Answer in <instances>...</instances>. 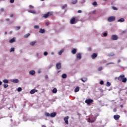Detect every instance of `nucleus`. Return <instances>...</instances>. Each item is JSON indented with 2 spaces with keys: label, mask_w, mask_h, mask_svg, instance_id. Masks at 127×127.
<instances>
[{
  "label": "nucleus",
  "mask_w": 127,
  "mask_h": 127,
  "mask_svg": "<svg viewBox=\"0 0 127 127\" xmlns=\"http://www.w3.org/2000/svg\"><path fill=\"white\" fill-rule=\"evenodd\" d=\"M76 52H77V50L76 49H73L71 51V53H72V54H76Z\"/></svg>",
  "instance_id": "obj_20"
},
{
  "label": "nucleus",
  "mask_w": 127,
  "mask_h": 127,
  "mask_svg": "<svg viewBox=\"0 0 127 127\" xmlns=\"http://www.w3.org/2000/svg\"><path fill=\"white\" fill-rule=\"evenodd\" d=\"M109 64H113V63H110L109 64H107V65H109Z\"/></svg>",
  "instance_id": "obj_56"
},
{
  "label": "nucleus",
  "mask_w": 127,
  "mask_h": 127,
  "mask_svg": "<svg viewBox=\"0 0 127 127\" xmlns=\"http://www.w3.org/2000/svg\"><path fill=\"white\" fill-rule=\"evenodd\" d=\"M112 9H114V10H118V8L115 6H112Z\"/></svg>",
  "instance_id": "obj_36"
},
{
  "label": "nucleus",
  "mask_w": 127,
  "mask_h": 127,
  "mask_svg": "<svg viewBox=\"0 0 127 127\" xmlns=\"http://www.w3.org/2000/svg\"><path fill=\"white\" fill-rule=\"evenodd\" d=\"M39 33H45V30L43 29H40L39 30Z\"/></svg>",
  "instance_id": "obj_21"
},
{
  "label": "nucleus",
  "mask_w": 127,
  "mask_h": 127,
  "mask_svg": "<svg viewBox=\"0 0 127 127\" xmlns=\"http://www.w3.org/2000/svg\"><path fill=\"white\" fill-rule=\"evenodd\" d=\"M46 25H47V26L49 25V22L46 23Z\"/></svg>",
  "instance_id": "obj_52"
},
{
  "label": "nucleus",
  "mask_w": 127,
  "mask_h": 127,
  "mask_svg": "<svg viewBox=\"0 0 127 127\" xmlns=\"http://www.w3.org/2000/svg\"><path fill=\"white\" fill-rule=\"evenodd\" d=\"M102 70H103V67H102V66L98 68V71H102Z\"/></svg>",
  "instance_id": "obj_41"
},
{
  "label": "nucleus",
  "mask_w": 127,
  "mask_h": 127,
  "mask_svg": "<svg viewBox=\"0 0 127 127\" xmlns=\"http://www.w3.org/2000/svg\"><path fill=\"white\" fill-rule=\"evenodd\" d=\"M28 12H30V13H36V11H35V10H29Z\"/></svg>",
  "instance_id": "obj_28"
},
{
  "label": "nucleus",
  "mask_w": 127,
  "mask_h": 127,
  "mask_svg": "<svg viewBox=\"0 0 127 127\" xmlns=\"http://www.w3.org/2000/svg\"><path fill=\"white\" fill-rule=\"evenodd\" d=\"M45 77L46 80H47V79H48V75H45Z\"/></svg>",
  "instance_id": "obj_48"
},
{
  "label": "nucleus",
  "mask_w": 127,
  "mask_h": 127,
  "mask_svg": "<svg viewBox=\"0 0 127 127\" xmlns=\"http://www.w3.org/2000/svg\"><path fill=\"white\" fill-rule=\"evenodd\" d=\"M45 117H50V114L46 112L45 113Z\"/></svg>",
  "instance_id": "obj_31"
},
{
  "label": "nucleus",
  "mask_w": 127,
  "mask_h": 127,
  "mask_svg": "<svg viewBox=\"0 0 127 127\" xmlns=\"http://www.w3.org/2000/svg\"><path fill=\"white\" fill-rule=\"evenodd\" d=\"M76 58H77V59H79V60H81L82 57L81 56V54L80 53L77 54Z\"/></svg>",
  "instance_id": "obj_11"
},
{
  "label": "nucleus",
  "mask_w": 127,
  "mask_h": 127,
  "mask_svg": "<svg viewBox=\"0 0 127 127\" xmlns=\"http://www.w3.org/2000/svg\"><path fill=\"white\" fill-rule=\"evenodd\" d=\"M29 8L30 9H33V8H34V6H32V5H29Z\"/></svg>",
  "instance_id": "obj_32"
},
{
  "label": "nucleus",
  "mask_w": 127,
  "mask_h": 127,
  "mask_svg": "<svg viewBox=\"0 0 127 127\" xmlns=\"http://www.w3.org/2000/svg\"><path fill=\"white\" fill-rule=\"evenodd\" d=\"M12 82H13V83H18L19 80L17 79H14L12 80Z\"/></svg>",
  "instance_id": "obj_17"
},
{
  "label": "nucleus",
  "mask_w": 127,
  "mask_h": 127,
  "mask_svg": "<svg viewBox=\"0 0 127 127\" xmlns=\"http://www.w3.org/2000/svg\"><path fill=\"white\" fill-rule=\"evenodd\" d=\"M13 17V14H11L10 15V17Z\"/></svg>",
  "instance_id": "obj_51"
},
{
  "label": "nucleus",
  "mask_w": 127,
  "mask_h": 127,
  "mask_svg": "<svg viewBox=\"0 0 127 127\" xmlns=\"http://www.w3.org/2000/svg\"><path fill=\"white\" fill-rule=\"evenodd\" d=\"M10 2L11 3H13L14 2V0H10Z\"/></svg>",
  "instance_id": "obj_44"
},
{
  "label": "nucleus",
  "mask_w": 127,
  "mask_h": 127,
  "mask_svg": "<svg viewBox=\"0 0 127 127\" xmlns=\"http://www.w3.org/2000/svg\"><path fill=\"white\" fill-rule=\"evenodd\" d=\"M7 33L6 32H5V34H6Z\"/></svg>",
  "instance_id": "obj_59"
},
{
  "label": "nucleus",
  "mask_w": 127,
  "mask_h": 127,
  "mask_svg": "<svg viewBox=\"0 0 127 127\" xmlns=\"http://www.w3.org/2000/svg\"><path fill=\"white\" fill-rule=\"evenodd\" d=\"M30 35V33H27L26 34H25L24 36V37L25 38H27V37H28V36H29Z\"/></svg>",
  "instance_id": "obj_29"
},
{
  "label": "nucleus",
  "mask_w": 127,
  "mask_h": 127,
  "mask_svg": "<svg viewBox=\"0 0 127 127\" xmlns=\"http://www.w3.org/2000/svg\"><path fill=\"white\" fill-rule=\"evenodd\" d=\"M120 62H121V60H119L118 61V63H120Z\"/></svg>",
  "instance_id": "obj_55"
},
{
  "label": "nucleus",
  "mask_w": 127,
  "mask_h": 127,
  "mask_svg": "<svg viewBox=\"0 0 127 127\" xmlns=\"http://www.w3.org/2000/svg\"><path fill=\"white\" fill-rule=\"evenodd\" d=\"M107 87H110L111 86V83L110 82H107L106 83Z\"/></svg>",
  "instance_id": "obj_33"
},
{
  "label": "nucleus",
  "mask_w": 127,
  "mask_h": 127,
  "mask_svg": "<svg viewBox=\"0 0 127 127\" xmlns=\"http://www.w3.org/2000/svg\"><path fill=\"white\" fill-rule=\"evenodd\" d=\"M94 102V100H92V99H86L85 101V103L86 104H87V105H92V103Z\"/></svg>",
  "instance_id": "obj_3"
},
{
  "label": "nucleus",
  "mask_w": 127,
  "mask_h": 127,
  "mask_svg": "<svg viewBox=\"0 0 127 127\" xmlns=\"http://www.w3.org/2000/svg\"><path fill=\"white\" fill-rule=\"evenodd\" d=\"M92 13H93V14H95V13H96V10L93 11Z\"/></svg>",
  "instance_id": "obj_50"
},
{
  "label": "nucleus",
  "mask_w": 127,
  "mask_h": 127,
  "mask_svg": "<svg viewBox=\"0 0 127 127\" xmlns=\"http://www.w3.org/2000/svg\"><path fill=\"white\" fill-rule=\"evenodd\" d=\"M97 57H98V54H97L93 53V54L91 55V58H92V59H96V58H97Z\"/></svg>",
  "instance_id": "obj_8"
},
{
  "label": "nucleus",
  "mask_w": 127,
  "mask_h": 127,
  "mask_svg": "<svg viewBox=\"0 0 127 127\" xmlns=\"http://www.w3.org/2000/svg\"><path fill=\"white\" fill-rule=\"evenodd\" d=\"M63 52H64V50H61V51L59 52V55H62V53H63Z\"/></svg>",
  "instance_id": "obj_30"
},
{
  "label": "nucleus",
  "mask_w": 127,
  "mask_h": 127,
  "mask_svg": "<svg viewBox=\"0 0 127 127\" xmlns=\"http://www.w3.org/2000/svg\"><path fill=\"white\" fill-rule=\"evenodd\" d=\"M54 12H48L46 14H43L42 17H44V18H47L49 16H51V15H53Z\"/></svg>",
  "instance_id": "obj_2"
},
{
  "label": "nucleus",
  "mask_w": 127,
  "mask_h": 127,
  "mask_svg": "<svg viewBox=\"0 0 127 127\" xmlns=\"http://www.w3.org/2000/svg\"><path fill=\"white\" fill-rule=\"evenodd\" d=\"M119 38L118 37V36L116 35H113L111 36V40H118V39Z\"/></svg>",
  "instance_id": "obj_7"
},
{
  "label": "nucleus",
  "mask_w": 127,
  "mask_h": 127,
  "mask_svg": "<svg viewBox=\"0 0 127 127\" xmlns=\"http://www.w3.org/2000/svg\"><path fill=\"white\" fill-rule=\"evenodd\" d=\"M56 67L57 69L60 70V69H61V64L58 63L56 64Z\"/></svg>",
  "instance_id": "obj_9"
},
{
  "label": "nucleus",
  "mask_w": 127,
  "mask_h": 127,
  "mask_svg": "<svg viewBox=\"0 0 127 127\" xmlns=\"http://www.w3.org/2000/svg\"><path fill=\"white\" fill-rule=\"evenodd\" d=\"M56 115H57V113H56V112H53L50 114V117L51 118H54L56 116Z\"/></svg>",
  "instance_id": "obj_10"
},
{
  "label": "nucleus",
  "mask_w": 127,
  "mask_h": 127,
  "mask_svg": "<svg viewBox=\"0 0 127 127\" xmlns=\"http://www.w3.org/2000/svg\"><path fill=\"white\" fill-rule=\"evenodd\" d=\"M2 84V82L1 81H0V86H1Z\"/></svg>",
  "instance_id": "obj_54"
},
{
  "label": "nucleus",
  "mask_w": 127,
  "mask_h": 127,
  "mask_svg": "<svg viewBox=\"0 0 127 127\" xmlns=\"http://www.w3.org/2000/svg\"><path fill=\"white\" fill-rule=\"evenodd\" d=\"M100 85H104V81L103 80L100 81Z\"/></svg>",
  "instance_id": "obj_43"
},
{
  "label": "nucleus",
  "mask_w": 127,
  "mask_h": 127,
  "mask_svg": "<svg viewBox=\"0 0 127 127\" xmlns=\"http://www.w3.org/2000/svg\"><path fill=\"white\" fill-rule=\"evenodd\" d=\"M93 5H97V2L94 1L92 3Z\"/></svg>",
  "instance_id": "obj_42"
},
{
  "label": "nucleus",
  "mask_w": 127,
  "mask_h": 127,
  "mask_svg": "<svg viewBox=\"0 0 127 127\" xmlns=\"http://www.w3.org/2000/svg\"><path fill=\"white\" fill-rule=\"evenodd\" d=\"M2 81L5 84H8V80H7V79H4V80H3Z\"/></svg>",
  "instance_id": "obj_27"
},
{
  "label": "nucleus",
  "mask_w": 127,
  "mask_h": 127,
  "mask_svg": "<svg viewBox=\"0 0 127 127\" xmlns=\"http://www.w3.org/2000/svg\"><path fill=\"white\" fill-rule=\"evenodd\" d=\"M103 35H104V36L106 37V36H107V35H108V33H104Z\"/></svg>",
  "instance_id": "obj_45"
},
{
  "label": "nucleus",
  "mask_w": 127,
  "mask_h": 127,
  "mask_svg": "<svg viewBox=\"0 0 127 127\" xmlns=\"http://www.w3.org/2000/svg\"><path fill=\"white\" fill-rule=\"evenodd\" d=\"M52 54H53V53H52Z\"/></svg>",
  "instance_id": "obj_62"
},
{
  "label": "nucleus",
  "mask_w": 127,
  "mask_h": 127,
  "mask_svg": "<svg viewBox=\"0 0 127 127\" xmlns=\"http://www.w3.org/2000/svg\"><path fill=\"white\" fill-rule=\"evenodd\" d=\"M121 108H123V105H121Z\"/></svg>",
  "instance_id": "obj_60"
},
{
  "label": "nucleus",
  "mask_w": 127,
  "mask_h": 127,
  "mask_svg": "<svg viewBox=\"0 0 127 127\" xmlns=\"http://www.w3.org/2000/svg\"><path fill=\"white\" fill-rule=\"evenodd\" d=\"M15 28L16 30H19V29H20V26H17Z\"/></svg>",
  "instance_id": "obj_40"
},
{
  "label": "nucleus",
  "mask_w": 127,
  "mask_h": 127,
  "mask_svg": "<svg viewBox=\"0 0 127 127\" xmlns=\"http://www.w3.org/2000/svg\"><path fill=\"white\" fill-rule=\"evenodd\" d=\"M60 72H61V70L59 71L58 73H60Z\"/></svg>",
  "instance_id": "obj_58"
},
{
  "label": "nucleus",
  "mask_w": 127,
  "mask_h": 127,
  "mask_svg": "<svg viewBox=\"0 0 127 127\" xmlns=\"http://www.w3.org/2000/svg\"><path fill=\"white\" fill-rule=\"evenodd\" d=\"M14 51V48H11L10 50V52H13Z\"/></svg>",
  "instance_id": "obj_35"
},
{
  "label": "nucleus",
  "mask_w": 127,
  "mask_h": 127,
  "mask_svg": "<svg viewBox=\"0 0 127 127\" xmlns=\"http://www.w3.org/2000/svg\"><path fill=\"white\" fill-rule=\"evenodd\" d=\"M114 118L115 120H118L119 119H120V115H116L114 116Z\"/></svg>",
  "instance_id": "obj_14"
},
{
  "label": "nucleus",
  "mask_w": 127,
  "mask_h": 127,
  "mask_svg": "<svg viewBox=\"0 0 127 127\" xmlns=\"http://www.w3.org/2000/svg\"><path fill=\"white\" fill-rule=\"evenodd\" d=\"M4 11V9H3V8H1L0 9V11L3 12V11Z\"/></svg>",
  "instance_id": "obj_49"
},
{
  "label": "nucleus",
  "mask_w": 127,
  "mask_h": 127,
  "mask_svg": "<svg viewBox=\"0 0 127 127\" xmlns=\"http://www.w3.org/2000/svg\"><path fill=\"white\" fill-rule=\"evenodd\" d=\"M81 80L82 82L85 83V82H87V81H88V78H87V77H84L83 78H81Z\"/></svg>",
  "instance_id": "obj_12"
},
{
  "label": "nucleus",
  "mask_w": 127,
  "mask_h": 127,
  "mask_svg": "<svg viewBox=\"0 0 127 127\" xmlns=\"http://www.w3.org/2000/svg\"><path fill=\"white\" fill-rule=\"evenodd\" d=\"M62 78H63V79H66V78H67V74L65 73H63L62 75Z\"/></svg>",
  "instance_id": "obj_16"
},
{
  "label": "nucleus",
  "mask_w": 127,
  "mask_h": 127,
  "mask_svg": "<svg viewBox=\"0 0 127 127\" xmlns=\"http://www.w3.org/2000/svg\"><path fill=\"white\" fill-rule=\"evenodd\" d=\"M42 1H43V0H41Z\"/></svg>",
  "instance_id": "obj_61"
},
{
  "label": "nucleus",
  "mask_w": 127,
  "mask_h": 127,
  "mask_svg": "<svg viewBox=\"0 0 127 127\" xmlns=\"http://www.w3.org/2000/svg\"><path fill=\"white\" fill-rule=\"evenodd\" d=\"M22 90V88H21V87H19L17 89L18 92H21Z\"/></svg>",
  "instance_id": "obj_34"
},
{
  "label": "nucleus",
  "mask_w": 127,
  "mask_h": 127,
  "mask_svg": "<svg viewBox=\"0 0 127 127\" xmlns=\"http://www.w3.org/2000/svg\"><path fill=\"white\" fill-rule=\"evenodd\" d=\"M78 13H82V10H79L78 11H77Z\"/></svg>",
  "instance_id": "obj_47"
},
{
  "label": "nucleus",
  "mask_w": 127,
  "mask_h": 127,
  "mask_svg": "<svg viewBox=\"0 0 127 127\" xmlns=\"http://www.w3.org/2000/svg\"><path fill=\"white\" fill-rule=\"evenodd\" d=\"M64 121L65 122V124H66V125H69V122L68 121V120H69V116H66V117H64Z\"/></svg>",
  "instance_id": "obj_5"
},
{
  "label": "nucleus",
  "mask_w": 127,
  "mask_h": 127,
  "mask_svg": "<svg viewBox=\"0 0 127 127\" xmlns=\"http://www.w3.org/2000/svg\"><path fill=\"white\" fill-rule=\"evenodd\" d=\"M71 3H72V4H76V3H77V0H72Z\"/></svg>",
  "instance_id": "obj_25"
},
{
  "label": "nucleus",
  "mask_w": 127,
  "mask_h": 127,
  "mask_svg": "<svg viewBox=\"0 0 127 127\" xmlns=\"http://www.w3.org/2000/svg\"><path fill=\"white\" fill-rule=\"evenodd\" d=\"M3 87H4V88H7V87H8V84H4V85H3Z\"/></svg>",
  "instance_id": "obj_39"
},
{
  "label": "nucleus",
  "mask_w": 127,
  "mask_h": 127,
  "mask_svg": "<svg viewBox=\"0 0 127 127\" xmlns=\"http://www.w3.org/2000/svg\"><path fill=\"white\" fill-rule=\"evenodd\" d=\"M15 42V38H13L9 40V42L10 43H13V42Z\"/></svg>",
  "instance_id": "obj_13"
},
{
  "label": "nucleus",
  "mask_w": 127,
  "mask_h": 127,
  "mask_svg": "<svg viewBox=\"0 0 127 127\" xmlns=\"http://www.w3.org/2000/svg\"><path fill=\"white\" fill-rule=\"evenodd\" d=\"M118 22H124L125 21V19L124 18H121L118 20Z\"/></svg>",
  "instance_id": "obj_19"
},
{
  "label": "nucleus",
  "mask_w": 127,
  "mask_h": 127,
  "mask_svg": "<svg viewBox=\"0 0 127 127\" xmlns=\"http://www.w3.org/2000/svg\"><path fill=\"white\" fill-rule=\"evenodd\" d=\"M34 28H35V29H38V28H39V26H38V25H35V26H34Z\"/></svg>",
  "instance_id": "obj_37"
},
{
  "label": "nucleus",
  "mask_w": 127,
  "mask_h": 127,
  "mask_svg": "<svg viewBox=\"0 0 127 127\" xmlns=\"http://www.w3.org/2000/svg\"><path fill=\"white\" fill-rule=\"evenodd\" d=\"M52 92L54 94H56L57 93V89L56 88H54Z\"/></svg>",
  "instance_id": "obj_23"
},
{
  "label": "nucleus",
  "mask_w": 127,
  "mask_h": 127,
  "mask_svg": "<svg viewBox=\"0 0 127 127\" xmlns=\"http://www.w3.org/2000/svg\"><path fill=\"white\" fill-rule=\"evenodd\" d=\"M75 21H76V19L75 17H72L70 20V23H71V24H74Z\"/></svg>",
  "instance_id": "obj_6"
},
{
  "label": "nucleus",
  "mask_w": 127,
  "mask_h": 127,
  "mask_svg": "<svg viewBox=\"0 0 127 127\" xmlns=\"http://www.w3.org/2000/svg\"><path fill=\"white\" fill-rule=\"evenodd\" d=\"M35 74V71L34 70H31L29 71V74L33 76V75H34Z\"/></svg>",
  "instance_id": "obj_15"
},
{
  "label": "nucleus",
  "mask_w": 127,
  "mask_h": 127,
  "mask_svg": "<svg viewBox=\"0 0 127 127\" xmlns=\"http://www.w3.org/2000/svg\"><path fill=\"white\" fill-rule=\"evenodd\" d=\"M80 90V88L79 87H76L75 89H74V92L75 93H77V92H79Z\"/></svg>",
  "instance_id": "obj_24"
},
{
  "label": "nucleus",
  "mask_w": 127,
  "mask_h": 127,
  "mask_svg": "<svg viewBox=\"0 0 127 127\" xmlns=\"http://www.w3.org/2000/svg\"><path fill=\"white\" fill-rule=\"evenodd\" d=\"M35 92H36V89H32L30 91V94H34V93H35Z\"/></svg>",
  "instance_id": "obj_26"
},
{
  "label": "nucleus",
  "mask_w": 127,
  "mask_h": 127,
  "mask_svg": "<svg viewBox=\"0 0 127 127\" xmlns=\"http://www.w3.org/2000/svg\"><path fill=\"white\" fill-rule=\"evenodd\" d=\"M118 79L120 82L122 81L123 83H127V79L125 77V75L124 74L120 75Z\"/></svg>",
  "instance_id": "obj_1"
},
{
  "label": "nucleus",
  "mask_w": 127,
  "mask_h": 127,
  "mask_svg": "<svg viewBox=\"0 0 127 127\" xmlns=\"http://www.w3.org/2000/svg\"><path fill=\"white\" fill-rule=\"evenodd\" d=\"M44 55L45 56H47V55H48V53L47 52H45L44 53Z\"/></svg>",
  "instance_id": "obj_38"
},
{
  "label": "nucleus",
  "mask_w": 127,
  "mask_h": 127,
  "mask_svg": "<svg viewBox=\"0 0 127 127\" xmlns=\"http://www.w3.org/2000/svg\"><path fill=\"white\" fill-rule=\"evenodd\" d=\"M67 6V4H65L63 6V8L64 9L65 8V7H66Z\"/></svg>",
  "instance_id": "obj_46"
},
{
  "label": "nucleus",
  "mask_w": 127,
  "mask_h": 127,
  "mask_svg": "<svg viewBox=\"0 0 127 127\" xmlns=\"http://www.w3.org/2000/svg\"><path fill=\"white\" fill-rule=\"evenodd\" d=\"M115 20H116V17L114 16L109 17L108 18L109 22H112V21H115Z\"/></svg>",
  "instance_id": "obj_4"
},
{
  "label": "nucleus",
  "mask_w": 127,
  "mask_h": 127,
  "mask_svg": "<svg viewBox=\"0 0 127 127\" xmlns=\"http://www.w3.org/2000/svg\"><path fill=\"white\" fill-rule=\"evenodd\" d=\"M37 56L38 57V54H36Z\"/></svg>",
  "instance_id": "obj_57"
},
{
  "label": "nucleus",
  "mask_w": 127,
  "mask_h": 127,
  "mask_svg": "<svg viewBox=\"0 0 127 127\" xmlns=\"http://www.w3.org/2000/svg\"><path fill=\"white\" fill-rule=\"evenodd\" d=\"M36 43V41H35L34 42H31L30 43V45L31 46H34V45Z\"/></svg>",
  "instance_id": "obj_22"
},
{
  "label": "nucleus",
  "mask_w": 127,
  "mask_h": 127,
  "mask_svg": "<svg viewBox=\"0 0 127 127\" xmlns=\"http://www.w3.org/2000/svg\"><path fill=\"white\" fill-rule=\"evenodd\" d=\"M6 20H7V21H9V18H6Z\"/></svg>",
  "instance_id": "obj_53"
},
{
  "label": "nucleus",
  "mask_w": 127,
  "mask_h": 127,
  "mask_svg": "<svg viewBox=\"0 0 127 127\" xmlns=\"http://www.w3.org/2000/svg\"><path fill=\"white\" fill-rule=\"evenodd\" d=\"M88 122L89 123H94V122H95V119H92V118H89Z\"/></svg>",
  "instance_id": "obj_18"
}]
</instances>
